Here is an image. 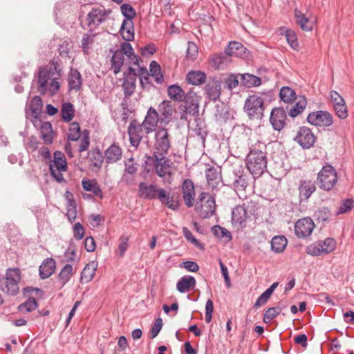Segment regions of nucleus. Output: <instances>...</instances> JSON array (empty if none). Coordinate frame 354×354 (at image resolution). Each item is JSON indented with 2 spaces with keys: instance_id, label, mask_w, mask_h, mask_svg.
<instances>
[{
  "instance_id": "72a5a7b5",
  "label": "nucleus",
  "mask_w": 354,
  "mask_h": 354,
  "mask_svg": "<svg viewBox=\"0 0 354 354\" xmlns=\"http://www.w3.org/2000/svg\"><path fill=\"white\" fill-rule=\"evenodd\" d=\"M49 168H57L58 170L67 169V162L62 152L59 151H55L53 160L50 163Z\"/></svg>"
},
{
  "instance_id": "cd10ccee",
  "label": "nucleus",
  "mask_w": 354,
  "mask_h": 354,
  "mask_svg": "<svg viewBox=\"0 0 354 354\" xmlns=\"http://www.w3.org/2000/svg\"><path fill=\"white\" fill-rule=\"evenodd\" d=\"M52 80V77L47 72V68H41L39 69L38 75V91L41 94H45L48 91V81Z\"/></svg>"
},
{
  "instance_id": "6e6d98bb",
  "label": "nucleus",
  "mask_w": 354,
  "mask_h": 354,
  "mask_svg": "<svg viewBox=\"0 0 354 354\" xmlns=\"http://www.w3.org/2000/svg\"><path fill=\"white\" fill-rule=\"evenodd\" d=\"M306 253L311 256H320L324 254L322 246L319 241L315 242L309 245L306 248Z\"/></svg>"
},
{
  "instance_id": "c9c22d12",
  "label": "nucleus",
  "mask_w": 354,
  "mask_h": 354,
  "mask_svg": "<svg viewBox=\"0 0 354 354\" xmlns=\"http://www.w3.org/2000/svg\"><path fill=\"white\" fill-rule=\"evenodd\" d=\"M295 17L297 24L304 31H310L313 28V24L310 22L309 19L306 17L299 9H295Z\"/></svg>"
},
{
  "instance_id": "58836bf2",
  "label": "nucleus",
  "mask_w": 354,
  "mask_h": 354,
  "mask_svg": "<svg viewBox=\"0 0 354 354\" xmlns=\"http://www.w3.org/2000/svg\"><path fill=\"white\" fill-rule=\"evenodd\" d=\"M97 265L95 261L88 263L81 273V280L85 282L90 281L94 277Z\"/></svg>"
},
{
  "instance_id": "473e14b6",
  "label": "nucleus",
  "mask_w": 354,
  "mask_h": 354,
  "mask_svg": "<svg viewBox=\"0 0 354 354\" xmlns=\"http://www.w3.org/2000/svg\"><path fill=\"white\" fill-rule=\"evenodd\" d=\"M82 185L84 190L92 192L100 198L103 197L102 189L95 180L84 178L82 181Z\"/></svg>"
},
{
  "instance_id": "20e7f679",
  "label": "nucleus",
  "mask_w": 354,
  "mask_h": 354,
  "mask_svg": "<svg viewBox=\"0 0 354 354\" xmlns=\"http://www.w3.org/2000/svg\"><path fill=\"white\" fill-rule=\"evenodd\" d=\"M21 272L17 268L7 270L6 277L0 278V290L9 295H15L19 291V281Z\"/></svg>"
},
{
  "instance_id": "39448f33",
  "label": "nucleus",
  "mask_w": 354,
  "mask_h": 354,
  "mask_svg": "<svg viewBox=\"0 0 354 354\" xmlns=\"http://www.w3.org/2000/svg\"><path fill=\"white\" fill-rule=\"evenodd\" d=\"M336 170L329 164L324 165L317 174V184L325 191L331 190L337 183Z\"/></svg>"
},
{
  "instance_id": "393cba45",
  "label": "nucleus",
  "mask_w": 354,
  "mask_h": 354,
  "mask_svg": "<svg viewBox=\"0 0 354 354\" xmlns=\"http://www.w3.org/2000/svg\"><path fill=\"white\" fill-rule=\"evenodd\" d=\"M122 154V149L115 143H113L104 152V159L107 163H113L118 161Z\"/></svg>"
},
{
  "instance_id": "7ed1b4c3",
  "label": "nucleus",
  "mask_w": 354,
  "mask_h": 354,
  "mask_svg": "<svg viewBox=\"0 0 354 354\" xmlns=\"http://www.w3.org/2000/svg\"><path fill=\"white\" fill-rule=\"evenodd\" d=\"M243 110L250 120H261L265 111L263 99L257 95H250L245 101Z\"/></svg>"
},
{
  "instance_id": "f704fd0d",
  "label": "nucleus",
  "mask_w": 354,
  "mask_h": 354,
  "mask_svg": "<svg viewBox=\"0 0 354 354\" xmlns=\"http://www.w3.org/2000/svg\"><path fill=\"white\" fill-rule=\"evenodd\" d=\"M136 78L123 77L122 88L124 97L129 98L135 92Z\"/></svg>"
},
{
  "instance_id": "1a4fd4ad",
  "label": "nucleus",
  "mask_w": 354,
  "mask_h": 354,
  "mask_svg": "<svg viewBox=\"0 0 354 354\" xmlns=\"http://www.w3.org/2000/svg\"><path fill=\"white\" fill-rule=\"evenodd\" d=\"M111 12V9H106L102 6L93 8L86 17L88 26L91 28V31L93 28L106 21Z\"/></svg>"
},
{
  "instance_id": "2eb2a0df",
  "label": "nucleus",
  "mask_w": 354,
  "mask_h": 354,
  "mask_svg": "<svg viewBox=\"0 0 354 354\" xmlns=\"http://www.w3.org/2000/svg\"><path fill=\"white\" fill-rule=\"evenodd\" d=\"M315 224L313 221L309 218L299 219L295 225V232L299 238H304L311 234L314 230Z\"/></svg>"
},
{
  "instance_id": "3c124183",
  "label": "nucleus",
  "mask_w": 354,
  "mask_h": 354,
  "mask_svg": "<svg viewBox=\"0 0 354 354\" xmlns=\"http://www.w3.org/2000/svg\"><path fill=\"white\" fill-rule=\"evenodd\" d=\"M89 161L91 165L97 168L100 169L103 162V156L100 151H91L88 152Z\"/></svg>"
},
{
  "instance_id": "8fccbe9b",
  "label": "nucleus",
  "mask_w": 354,
  "mask_h": 354,
  "mask_svg": "<svg viewBox=\"0 0 354 354\" xmlns=\"http://www.w3.org/2000/svg\"><path fill=\"white\" fill-rule=\"evenodd\" d=\"M82 135L80 124L77 122H72L70 125L68 140L71 141H78Z\"/></svg>"
},
{
  "instance_id": "603ef678",
  "label": "nucleus",
  "mask_w": 354,
  "mask_h": 354,
  "mask_svg": "<svg viewBox=\"0 0 354 354\" xmlns=\"http://www.w3.org/2000/svg\"><path fill=\"white\" fill-rule=\"evenodd\" d=\"M315 216L317 218V219L319 221L324 223L330 219L331 212H330V210L329 208L323 207L319 208L315 212Z\"/></svg>"
},
{
  "instance_id": "6ab92c4d",
  "label": "nucleus",
  "mask_w": 354,
  "mask_h": 354,
  "mask_svg": "<svg viewBox=\"0 0 354 354\" xmlns=\"http://www.w3.org/2000/svg\"><path fill=\"white\" fill-rule=\"evenodd\" d=\"M205 91L209 100L216 101L221 96V80L216 77L209 80L205 86Z\"/></svg>"
},
{
  "instance_id": "0eeeda50",
  "label": "nucleus",
  "mask_w": 354,
  "mask_h": 354,
  "mask_svg": "<svg viewBox=\"0 0 354 354\" xmlns=\"http://www.w3.org/2000/svg\"><path fill=\"white\" fill-rule=\"evenodd\" d=\"M198 200L201 202V205L196 207V210L201 218H207L214 215L216 202L214 196L203 192L199 195Z\"/></svg>"
},
{
  "instance_id": "774afa93",
  "label": "nucleus",
  "mask_w": 354,
  "mask_h": 354,
  "mask_svg": "<svg viewBox=\"0 0 354 354\" xmlns=\"http://www.w3.org/2000/svg\"><path fill=\"white\" fill-rule=\"evenodd\" d=\"M238 75L230 74L223 81L225 87L228 90H232L239 84Z\"/></svg>"
},
{
  "instance_id": "7c9ffc66",
  "label": "nucleus",
  "mask_w": 354,
  "mask_h": 354,
  "mask_svg": "<svg viewBox=\"0 0 354 354\" xmlns=\"http://www.w3.org/2000/svg\"><path fill=\"white\" fill-rule=\"evenodd\" d=\"M68 89L78 91L81 88L82 84L80 73L76 69H71L68 79Z\"/></svg>"
},
{
  "instance_id": "b1692460",
  "label": "nucleus",
  "mask_w": 354,
  "mask_h": 354,
  "mask_svg": "<svg viewBox=\"0 0 354 354\" xmlns=\"http://www.w3.org/2000/svg\"><path fill=\"white\" fill-rule=\"evenodd\" d=\"M298 189L301 201H306L316 190L315 183L311 180H301Z\"/></svg>"
},
{
  "instance_id": "37998d69",
  "label": "nucleus",
  "mask_w": 354,
  "mask_h": 354,
  "mask_svg": "<svg viewBox=\"0 0 354 354\" xmlns=\"http://www.w3.org/2000/svg\"><path fill=\"white\" fill-rule=\"evenodd\" d=\"M124 21H122L120 32L122 38L127 41H129L133 39L134 38V28L133 21H130V25L129 24H124Z\"/></svg>"
},
{
  "instance_id": "79ce46f5",
  "label": "nucleus",
  "mask_w": 354,
  "mask_h": 354,
  "mask_svg": "<svg viewBox=\"0 0 354 354\" xmlns=\"http://www.w3.org/2000/svg\"><path fill=\"white\" fill-rule=\"evenodd\" d=\"M120 11L122 15L124 17V24H129L136 16V12L132 6L128 3H123L120 6Z\"/></svg>"
},
{
  "instance_id": "49530a36",
  "label": "nucleus",
  "mask_w": 354,
  "mask_h": 354,
  "mask_svg": "<svg viewBox=\"0 0 354 354\" xmlns=\"http://www.w3.org/2000/svg\"><path fill=\"white\" fill-rule=\"evenodd\" d=\"M43 108V102L39 96H35L30 104V109L32 112V116L37 119L41 113Z\"/></svg>"
},
{
  "instance_id": "09e8293b",
  "label": "nucleus",
  "mask_w": 354,
  "mask_h": 354,
  "mask_svg": "<svg viewBox=\"0 0 354 354\" xmlns=\"http://www.w3.org/2000/svg\"><path fill=\"white\" fill-rule=\"evenodd\" d=\"M306 99L302 96L298 102L290 109L289 115L292 118H295L301 113L306 106Z\"/></svg>"
},
{
  "instance_id": "4c0bfd02",
  "label": "nucleus",
  "mask_w": 354,
  "mask_h": 354,
  "mask_svg": "<svg viewBox=\"0 0 354 354\" xmlns=\"http://www.w3.org/2000/svg\"><path fill=\"white\" fill-rule=\"evenodd\" d=\"M124 57L120 52L115 50L112 55L111 59V69L115 75L120 72L122 66L124 65Z\"/></svg>"
},
{
  "instance_id": "338daca9",
  "label": "nucleus",
  "mask_w": 354,
  "mask_h": 354,
  "mask_svg": "<svg viewBox=\"0 0 354 354\" xmlns=\"http://www.w3.org/2000/svg\"><path fill=\"white\" fill-rule=\"evenodd\" d=\"M333 109L335 111L336 115L341 119H345L348 116V109L347 106L345 103L342 102L341 104H337L333 106Z\"/></svg>"
},
{
  "instance_id": "4be33fe9",
  "label": "nucleus",
  "mask_w": 354,
  "mask_h": 354,
  "mask_svg": "<svg viewBox=\"0 0 354 354\" xmlns=\"http://www.w3.org/2000/svg\"><path fill=\"white\" fill-rule=\"evenodd\" d=\"M160 122L167 124L171 122L174 112L171 102L163 100L158 106Z\"/></svg>"
},
{
  "instance_id": "5701e85b",
  "label": "nucleus",
  "mask_w": 354,
  "mask_h": 354,
  "mask_svg": "<svg viewBox=\"0 0 354 354\" xmlns=\"http://www.w3.org/2000/svg\"><path fill=\"white\" fill-rule=\"evenodd\" d=\"M205 176L207 184L212 189L217 188L222 182L221 171L218 167H211L207 169Z\"/></svg>"
},
{
  "instance_id": "5fc2aeb1",
  "label": "nucleus",
  "mask_w": 354,
  "mask_h": 354,
  "mask_svg": "<svg viewBox=\"0 0 354 354\" xmlns=\"http://www.w3.org/2000/svg\"><path fill=\"white\" fill-rule=\"evenodd\" d=\"M79 141L78 151L83 152L86 151L90 145L89 132L87 130L82 131V135L79 139Z\"/></svg>"
},
{
  "instance_id": "13d9d810",
  "label": "nucleus",
  "mask_w": 354,
  "mask_h": 354,
  "mask_svg": "<svg viewBox=\"0 0 354 354\" xmlns=\"http://www.w3.org/2000/svg\"><path fill=\"white\" fill-rule=\"evenodd\" d=\"M37 308V303L34 297H29L26 301L19 306L20 311L31 312Z\"/></svg>"
},
{
  "instance_id": "4468645a",
  "label": "nucleus",
  "mask_w": 354,
  "mask_h": 354,
  "mask_svg": "<svg viewBox=\"0 0 354 354\" xmlns=\"http://www.w3.org/2000/svg\"><path fill=\"white\" fill-rule=\"evenodd\" d=\"M295 140L304 149H309L315 142V136L306 127H301L295 138Z\"/></svg>"
},
{
  "instance_id": "aec40b11",
  "label": "nucleus",
  "mask_w": 354,
  "mask_h": 354,
  "mask_svg": "<svg viewBox=\"0 0 354 354\" xmlns=\"http://www.w3.org/2000/svg\"><path fill=\"white\" fill-rule=\"evenodd\" d=\"M158 189L156 185L141 182L138 185V196L142 199H155L158 194Z\"/></svg>"
},
{
  "instance_id": "f257e3e1",
  "label": "nucleus",
  "mask_w": 354,
  "mask_h": 354,
  "mask_svg": "<svg viewBox=\"0 0 354 354\" xmlns=\"http://www.w3.org/2000/svg\"><path fill=\"white\" fill-rule=\"evenodd\" d=\"M266 145L257 141L252 145L246 158V166L254 178L261 176L267 169Z\"/></svg>"
},
{
  "instance_id": "864d4df0",
  "label": "nucleus",
  "mask_w": 354,
  "mask_h": 354,
  "mask_svg": "<svg viewBox=\"0 0 354 354\" xmlns=\"http://www.w3.org/2000/svg\"><path fill=\"white\" fill-rule=\"evenodd\" d=\"M95 34H89L86 33L83 35L82 39V48L84 53V54H88L89 49L91 48V46L94 42Z\"/></svg>"
},
{
  "instance_id": "9b49d317",
  "label": "nucleus",
  "mask_w": 354,
  "mask_h": 354,
  "mask_svg": "<svg viewBox=\"0 0 354 354\" xmlns=\"http://www.w3.org/2000/svg\"><path fill=\"white\" fill-rule=\"evenodd\" d=\"M307 121L317 127H328L333 124V118L329 112L320 110L309 113Z\"/></svg>"
},
{
  "instance_id": "c756f323",
  "label": "nucleus",
  "mask_w": 354,
  "mask_h": 354,
  "mask_svg": "<svg viewBox=\"0 0 354 354\" xmlns=\"http://www.w3.org/2000/svg\"><path fill=\"white\" fill-rule=\"evenodd\" d=\"M206 74L201 71H189L186 75L187 82L192 85L199 86L205 82Z\"/></svg>"
},
{
  "instance_id": "e433bc0d",
  "label": "nucleus",
  "mask_w": 354,
  "mask_h": 354,
  "mask_svg": "<svg viewBox=\"0 0 354 354\" xmlns=\"http://www.w3.org/2000/svg\"><path fill=\"white\" fill-rule=\"evenodd\" d=\"M185 92L177 84L170 85L167 88L169 97L175 102H183Z\"/></svg>"
},
{
  "instance_id": "a211bd4d",
  "label": "nucleus",
  "mask_w": 354,
  "mask_h": 354,
  "mask_svg": "<svg viewBox=\"0 0 354 354\" xmlns=\"http://www.w3.org/2000/svg\"><path fill=\"white\" fill-rule=\"evenodd\" d=\"M286 119V113L283 108L272 109L270 122L274 130L281 131L284 127Z\"/></svg>"
},
{
  "instance_id": "680f3d73",
  "label": "nucleus",
  "mask_w": 354,
  "mask_h": 354,
  "mask_svg": "<svg viewBox=\"0 0 354 354\" xmlns=\"http://www.w3.org/2000/svg\"><path fill=\"white\" fill-rule=\"evenodd\" d=\"M354 207V200L352 198H347L343 201L340 205L338 210L336 212V214H342L351 211Z\"/></svg>"
},
{
  "instance_id": "2f4dec72",
  "label": "nucleus",
  "mask_w": 354,
  "mask_h": 354,
  "mask_svg": "<svg viewBox=\"0 0 354 354\" xmlns=\"http://www.w3.org/2000/svg\"><path fill=\"white\" fill-rule=\"evenodd\" d=\"M246 48L243 45L238 41H230L228 46L225 48V52L230 56L243 57L245 53Z\"/></svg>"
},
{
  "instance_id": "bf43d9fd",
  "label": "nucleus",
  "mask_w": 354,
  "mask_h": 354,
  "mask_svg": "<svg viewBox=\"0 0 354 354\" xmlns=\"http://www.w3.org/2000/svg\"><path fill=\"white\" fill-rule=\"evenodd\" d=\"M319 242L322 246L324 254L333 252L335 248L336 242L332 238H327L324 241H319Z\"/></svg>"
},
{
  "instance_id": "a878e982",
  "label": "nucleus",
  "mask_w": 354,
  "mask_h": 354,
  "mask_svg": "<svg viewBox=\"0 0 354 354\" xmlns=\"http://www.w3.org/2000/svg\"><path fill=\"white\" fill-rule=\"evenodd\" d=\"M56 268L55 261L53 258H47L43 261L39 266V276L45 279L50 277L55 272Z\"/></svg>"
},
{
  "instance_id": "a19ab883",
  "label": "nucleus",
  "mask_w": 354,
  "mask_h": 354,
  "mask_svg": "<svg viewBox=\"0 0 354 354\" xmlns=\"http://www.w3.org/2000/svg\"><path fill=\"white\" fill-rule=\"evenodd\" d=\"M150 75L154 79L157 84H162L164 81L163 75L161 73L160 66L156 62L152 61L149 65Z\"/></svg>"
},
{
  "instance_id": "c85d7f7f",
  "label": "nucleus",
  "mask_w": 354,
  "mask_h": 354,
  "mask_svg": "<svg viewBox=\"0 0 354 354\" xmlns=\"http://www.w3.org/2000/svg\"><path fill=\"white\" fill-rule=\"evenodd\" d=\"M196 285V280L192 276H184L177 282L176 288L181 292H187L192 290Z\"/></svg>"
},
{
  "instance_id": "de8ad7c7",
  "label": "nucleus",
  "mask_w": 354,
  "mask_h": 354,
  "mask_svg": "<svg viewBox=\"0 0 354 354\" xmlns=\"http://www.w3.org/2000/svg\"><path fill=\"white\" fill-rule=\"evenodd\" d=\"M73 275V266L70 264H66L61 270L58 274L59 282L62 286H64L71 279Z\"/></svg>"
},
{
  "instance_id": "c03bdc74",
  "label": "nucleus",
  "mask_w": 354,
  "mask_h": 354,
  "mask_svg": "<svg viewBox=\"0 0 354 354\" xmlns=\"http://www.w3.org/2000/svg\"><path fill=\"white\" fill-rule=\"evenodd\" d=\"M287 245V239L283 236H276L271 241V248L277 253L282 252Z\"/></svg>"
},
{
  "instance_id": "a18cd8bd",
  "label": "nucleus",
  "mask_w": 354,
  "mask_h": 354,
  "mask_svg": "<svg viewBox=\"0 0 354 354\" xmlns=\"http://www.w3.org/2000/svg\"><path fill=\"white\" fill-rule=\"evenodd\" d=\"M279 97L284 102L292 103L296 100V93L291 88L283 86L280 89Z\"/></svg>"
},
{
  "instance_id": "9d476101",
  "label": "nucleus",
  "mask_w": 354,
  "mask_h": 354,
  "mask_svg": "<svg viewBox=\"0 0 354 354\" xmlns=\"http://www.w3.org/2000/svg\"><path fill=\"white\" fill-rule=\"evenodd\" d=\"M155 149L156 154L167 155L171 147L169 131L166 128H159L155 133Z\"/></svg>"
},
{
  "instance_id": "dca6fc26",
  "label": "nucleus",
  "mask_w": 354,
  "mask_h": 354,
  "mask_svg": "<svg viewBox=\"0 0 354 354\" xmlns=\"http://www.w3.org/2000/svg\"><path fill=\"white\" fill-rule=\"evenodd\" d=\"M183 198L188 207L194 205L196 193L194 183L190 179H185L181 185Z\"/></svg>"
},
{
  "instance_id": "bb28decb",
  "label": "nucleus",
  "mask_w": 354,
  "mask_h": 354,
  "mask_svg": "<svg viewBox=\"0 0 354 354\" xmlns=\"http://www.w3.org/2000/svg\"><path fill=\"white\" fill-rule=\"evenodd\" d=\"M238 75L241 77V85L245 88L257 87L261 84V78L254 75L243 73L239 74Z\"/></svg>"
},
{
  "instance_id": "423d86ee",
  "label": "nucleus",
  "mask_w": 354,
  "mask_h": 354,
  "mask_svg": "<svg viewBox=\"0 0 354 354\" xmlns=\"http://www.w3.org/2000/svg\"><path fill=\"white\" fill-rule=\"evenodd\" d=\"M166 155L156 154L153 153V156H147V164L153 163L156 172L159 177L164 178L167 175L171 176L170 171L172 162L165 157Z\"/></svg>"
},
{
  "instance_id": "412c9836",
  "label": "nucleus",
  "mask_w": 354,
  "mask_h": 354,
  "mask_svg": "<svg viewBox=\"0 0 354 354\" xmlns=\"http://www.w3.org/2000/svg\"><path fill=\"white\" fill-rule=\"evenodd\" d=\"M233 186L236 192L243 191L248 185V175L244 173L241 166L234 168L233 170Z\"/></svg>"
},
{
  "instance_id": "4d7b16f0",
  "label": "nucleus",
  "mask_w": 354,
  "mask_h": 354,
  "mask_svg": "<svg viewBox=\"0 0 354 354\" xmlns=\"http://www.w3.org/2000/svg\"><path fill=\"white\" fill-rule=\"evenodd\" d=\"M214 115L218 121L225 120L227 118L228 111L225 109L223 103L216 105Z\"/></svg>"
},
{
  "instance_id": "052dcab7",
  "label": "nucleus",
  "mask_w": 354,
  "mask_h": 354,
  "mask_svg": "<svg viewBox=\"0 0 354 354\" xmlns=\"http://www.w3.org/2000/svg\"><path fill=\"white\" fill-rule=\"evenodd\" d=\"M229 58L230 55L225 51L223 53L215 55L212 57V62L214 65H215L217 67H220L221 65L228 62Z\"/></svg>"
},
{
  "instance_id": "e2e57ef3",
  "label": "nucleus",
  "mask_w": 354,
  "mask_h": 354,
  "mask_svg": "<svg viewBox=\"0 0 354 354\" xmlns=\"http://www.w3.org/2000/svg\"><path fill=\"white\" fill-rule=\"evenodd\" d=\"M212 232L214 235L218 238L227 237L229 240L232 239L231 233L224 227L219 225H214L212 227Z\"/></svg>"
},
{
  "instance_id": "69168bd1",
  "label": "nucleus",
  "mask_w": 354,
  "mask_h": 354,
  "mask_svg": "<svg viewBox=\"0 0 354 354\" xmlns=\"http://www.w3.org/2000/svg\"><path fill=\"white\" fill-rule=\"evenodd\" d=\"M47 72L50 75L52 78L59 79L61 76V68L57 62L52 61Z\"/></svg>"
},
{
  "instance_id": "ddd939ff",
  "label": "nucleus",
  "mask_w": 354,
  "mask_h": 354,
  "mask_svg": "<svg viewBox=\"0 0 354 354\" xmlns=\"http://www.w3.org/2000/svg\"><path fill=\"white\" fill-rule=\"evenodd\" d=\"M160 202L172 210H177L179 207V196L175 193L167 192L163 188L158 189L157 198Z\"/></svg>"
},
{
  "instance_id": "6e6552de",
  "label": "nucleus",
  "mask_w": 354,
  "mask_h": 354,
  "mask_svg": "<svg viewBox=\"0 0 354 354\" xmlns=\"http://www.w3.org/2000/svg\"><path fill=\"white\" fill-rule=\"evenodd\" d=\"M183 102L185 105L180 106V109L183 108V113L180 115V119H186V115L192 116L198 115L199 111V98L196 93L193 91L185 93Z\"/></svg>"
},
{
  "instance_id": "f3484780",
  "label": "nucleus",
  "mask_w": 354,
  "mask_h": 354,
  "mask_svg": "<svg viewBox=\"0 0 354 354\" xmlns=\"http://www.w3.org/2000/svg\"><path fill=\"white\" fill-rule=\"evenodd\" d=\"M158 122H160V118L158 111L155 109L150 107L143 122L141 123L142 127L145 128L147 135L156 129Z\"/></svg>"
},
{
  "instance_id": "0e129e2a",
  "label": "nucleus",
  "mask_w": 354,
  "mask_h": 354,
  "mask_svg": "<svg viewBox=\"0 0 354 354\" xmlns=\"http://www.w3.org/2000/svg\"><path fill=\"white\" fill-rule=\"evenodd\" d=\"M279 314L280 308L277 307L269 308L263 315V322L269 323Z\"/></svg>"
},
{
  "instance_id": "f8f14e48",
  "label": "nucleus",
  "mask_w": 354,
  "mask_h": 354,
  "mask_svg": "<svg viewBox=\"0 0 354 354\" xmlns=\"http://www.w3.org/2000/svg\"><path fill=\"white\" fill-rule=\"evenodd\" d=\"M127 132L129 136V141L131 146L138 147L146 134V130L141 123H139L136 120H133L127 129Z\"/></svg>"
},
{
  "instance_id": "f03ea898",
  "label": "nucleus",
  "mask_w": 354,
  "mask_h": 354,
  "mask_svg": "<svg viewBox=\"0 0 354 354\" xmlns=\"http://www.w3.org/2000/svg\"><path fill=\"white\" fill-rule=\"evenodd\" d=\"M257 209L256 204L252 201L236 206L232 211V224L237 230L243 229L246 227L247 220L255 214Z\"/></svg>"
},
{
  "instance_id": "ea45409f",
  "label": "nucleus",
  "mask_w": 354,
  "mask_h": 354,
  "mask_svg": "<svg viewBox=\"0 0 354 354\" xmlns=\"http://www.w3.org/2000/svg\"><path fill=\"white\" fill-rule=\"evenodd\" d=\"M75 115L73 105L71 102H64L62 104L61 109V117L64 122H69L73 120Z\"/></svg>"
}]
</instances>
